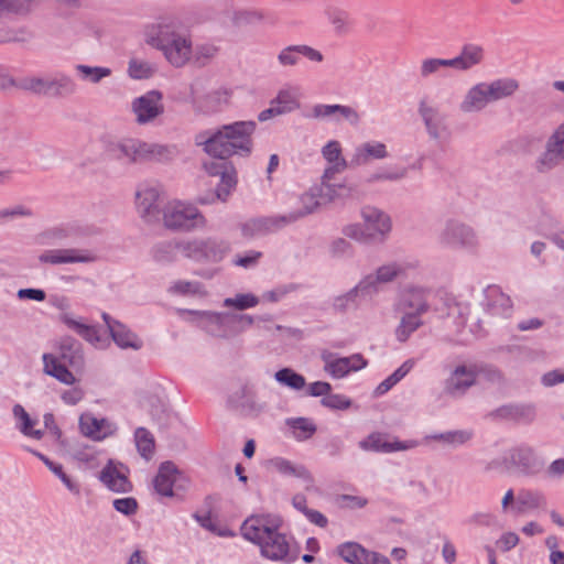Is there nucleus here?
<instances>
[{
  "mask_svg": "<svg viewBox=\"0 0 564 564\" xmlns=\"http://www.w3.org/2000/svg\"><path fill=\"white\" fill-rule=\"evenodd\" d=\"M346 189V186L343 184L335 186L330 185L329 183L323 180L321 187L311 188L310 191L301 195V197L299 198L301 208L291 212L284 216L289 224L295 223L300 218H303L312 214L318 207V197L327 196L328 199L330 200L335 196L344 195V192Z\"/></svg>",
  "mask_w": 564,
  "mask_h": 564,
  "instance_id": "obj_8",
  "label": "nucleus"
},
{
  "mask_svg": "<svg viewBox=\"0 0 564 564\" xmlns=\"http://www.w3.org/2000/svg\"><path fill=\"white\" fill-rule=\"evenodd\" d=\"M264 19V13L257 9L239 10L235 13L234 20L237 24L256 23Z\"/></svg>",
  "mask_w": 564,
  "mask_h": 564,
  "instance_id": "obj_59",
  "label": "nucleus"
},
{
  "mask_svg": "<svg viewBox=\"0 0 564 564\" xmlns=\"http://www.w3.org/2000/svg\"><path fill=\"white\" fill-rule=\"evenodd\" d=\"M145 42L161 51L173 67L181 68L191 62L192 40L173 24L160 22L152 25L145 31Z\"/></svg>",
  "mask_w": 564,
  "mask_h": 564,
  "instance_id": "obj_3",
  "label": "nucleus"
},
{
  "mask_svg": "<svg viewBox=\"0 0 564 564\" xmlns=\"http://www.w3.org/2000/svg\"><path fill=\"white\" fill-rule=\"evenodd\" d=\"M80 429L83 433L94 440H102L113 433V424L106 419L82 416Z\"/></svg>",
  "mask_w": 564,
  "mask_h": 564,
  "instance_id": "obj_31",
  "label": "nucleus"
},
{
  "mask_svg": "<svg viewBox=\"0 0 564 564\" xmlns=\"http://www.w3.org/2000/svg\"><path fill=\"white\" fill-rule=\"evenodd\" d=\"M361 215L365 220L367 230L369 231L368 236H383L391 228L389 216L376 207H364L361 210Z\"/></svg>",
  "mask_w": 564,
  "mask_h": 564,
  "instance_id": "obj_29",
  "label": "nucleus"
},
{
  "mask_svg": "<svg viewBox=\"0 0 564 564\" xmlns=\"http://www.w3.org/2000/svg\"><path fill=\"white\" fill-rule=\"evenodd\" d=\"M43 371L64 384H74L75 376L67 369L66 364L76 371L85 366V357L82 344L73 337H63L59 343V359L53 354H44Z\"/></svg>",
  "mask_w": 564,
  "mask_h": 564,
  "instance_id": "obj_4",
  "label": "nucleus"
},
{
  "mask_svg": "<svg viewBox=\"0 0 564 564\" xmlns=\"http://www.w3.org/2000/svg\"><path fill=\"white\" fill-rule=\"evenodd\" d=\"M160 187L158 185L144 184L137 191V208L140 216L147 221H152L159 216L158 200Z\"/></svg>",
  "mask_w": 564,
  "mask_h": 564,
  "instance_id": "obj_16",
  "label": "nucleus"
},
{
  "mask_svg": "<svg viewBox=\"0 0 564 564\" xmlns=\"http://www.w3.org/2000/svg\"><path fill=\"white\" fill-rule=\"evenodd\" d=\"M337 109L338 105L318 104L312 108L311 113L307 117L314 119L333 118L336 122H339V118L337 117Z\"/></svg>",
  "mask_w": 564,
  "mask_h": 564,
  "instance_id": "obj_58",
  "label": "nucleus"
},
{
  "mask_svg": "<svg viewBox=\"0 0 564 564\" xmlns=\"http://www.w3.org/2000/svg\"><path fill=\"white\" fill-rule=\"evenodd\" d=\"M491 415L517 422H530L534 417V410L530 405H503L492 412Z\"/></svg>",
  "mask_w": 564,
  "mask_h": 564,
  "instance_id": "obj_34",
  "label": "nucleus"
},
{
  "mask_svg": "<svg viewBox=\"0 0 564 564\" xmlns=\"http://www.w3.org/2000/svg\"><path fill=\"white\" fill-rule=\"evenodd\" d=\"M322 153L329 164L325 169L322 178L328 183L335 174L345 171L348 167V163L341 155V148L338 141H329L323 147Z\"/></svg>",
  "mask_w": 564,
  "mask_h": 564,
  "instance_id": "obj_27",
  "label": "nucleus"
},
{
  "mask_svg": "<svg viewBox=\"0 0 564 564\" xmlns=\"http://www.w3.org/2000/svg\"><path fill=\"white\" fill-rule=\"evenodd\" d=\"M423 321L421 315L414 313H405L395 328V337L400 343H404L421 326Z\"/></svg>",
  "mask_w": 564,
  "mask_h": 564,
  "instance_id": "obj_37",
  "label": "nucleus"
},
{
  "mask_svg": "<svg viewBox=\"0 0 564 564\" xmlns=\"http://www.w3.org/2000/svg\"><path fill=\"white\" fill-rule=\"evenodd\" d=\"M242 536L259 545L261 555L268 560L290 564L299 558V551L292 549L286 536L270 522L268 516H251L240 528Z\"/></svg>",
  "mask_w": 564,
  "mask_h": 564,
  "instance_id": "obj_2",
  "label": "nucleus"
},
{
  "mask_svg": "<svg viewBox=\"0 0 564 564\" xmlns=\"http://www.w3.org/2000/svg\"><path fill=\"white\" fill-rule=\"evenodd\" d=\"M34 455L37 456L47 467L48 469L55 474L61 481L66 486V488L74 492L79 494V488L76 482H74L64 471L63 467L59 464H55L52 460H50L45 455L34 452Z\"/></svg>",
  "mask_w": 564,
  "mask_h": 564,
  "instance_id": "obj_52",
  "label": "nucleus"
},
{
  "mask_svg": "<svg viewBox=\"0 0 564 564\" xmlns=\"http://www.w3.org/2000/svg\"><path fill=\"white\" fill-rule=\"evenodd\" d=\"M163 95L159 90H150L132 101V112L139 124L154 121L164 112Z\"/></svg>",
  "mask_w": 564,
  "mask_h": 564,
  "instance_id": "obj_12",
  "label": "nucleus"
},
{
  "mask_svg": "<svg viewBox=\"0 0 564 564\" xmlns=\"http://www.w3.org/2000/svg\"><path fill=\"white\" fill-rule=\"evenodd\" d=\"M519 543V536L514 532H505L497 541V546L502 552H508Z\"/></svg>",
  "mask_w": 564,
  "mask_h": 564,
  "instance_id": "obj_64",
  "label": "nucleus"
},
{
  "mask_svg": "<svg viewBox=\"0 0 564 564\" xmlns=\"http://www.w3.org/2000/svg\"><path fill=\"white\" fill-rule=\"evenodd\" d=\"M94 260L95 257L89 251L80 249H53L39 256L41 263L48 264L88 263Z\"/></svg>",
  "mask_w": 564,
  "mask_h": 564,
  "instance_id": "obj_19",
  "label": "nucleus"
},
{
  "mask_svg": "<svg viewBox=\"0 0 564 564\" xmlns=\"http://www.w3.org/2000/svg\"><path fill=\"white\" fill-rule=\"evenodd\" d=\"M546 499L540 491L521 490L518 494L514 509L519 513H524L529 510L545 508Z\"/></svg>",
  "mask_w": 564,
  "mask_h": 564,
  "instance_id": "obj_33",
  "label": "nucleus"
},
{
  "mask_svg": "<svg viewBox=\"0 0 564 564\" xmlns=\"http://www.w3.org/2000/svg\"><path fill=\"white\" fill-rule=\"evenodd\" d=\"M180 476L181 473L174 463L170 460L163 462L153 479L155 492L162 497H173V487Z\"/></svg>",
  "mask_w": 564,
  "mask_h": 564,
  "instance_id": "obj_22",
  "label": "nucleus"
},
{
  "mask_svg": "<svg viewBox=\"0 0 564 564\" xmlns=\"http://www.w3.org/2000/svg\"><path fill=\"white\" fill-rule=\"evenodd\" d=\"M274 379L282 386L293 390H301L306 386L305 378L291 368H283L274 373Z\"/></svg>",
  "mask_w": 564,
  "mask_h": 564,
  "instance_id": "obj_47",
  "label": "nucleus"
},
{
  "mask_svg": "<svg viewBox=\"0 0 564 564\" xmlns=\"http://www.w3.org/2000/svg\"><path fill=\"white\" fill-rule=\"evenodd\" d=\"M288 424L295 432H300L295 434L297 440H307L312 437L316 432V425L306 417H296L288 421Z\"/></svg>",
  "mask_w": 564,
  "mask_h": 564,
  "instance_id": "obj_53",
  "label": "nucleus"
},
{
  "mask_svg": "<svg viewBox=\"0 0 564 564\" xmlns=\"http://www.w3.org/2000/svg\"><path fill=\"white\" fill-rule=\"evenodd\" d=\"M12 412L14 417L20 421L19 429L22 434L35 440L42 438L43 431L34 429L35 421L30 417L29 413L21 404H15Z\"/></svg>",
  "mask_w": 564,
  "mask_h": 564,
  "instance_id": "obj_39",
  "label": "nucleus"
},
{
  "mask_svg": "<svg viewBox=\"0 0 564 564\" xmlns=\"http://www.w3.org/2000/svg\"><path fill=\"white\" fill-rule=\"evenodd\" d=\"M321 357L325 362V370L335 378H343L350 371L360 370L367 365V361L360 354L335 358L332 352L325 350L322 352Z\"/></svg>",
  "mask_w": 564,
  "mask_h": 564,
  "instance_id": "obj_15",
  "label": "nucleus"
},
{
  "mask_svg": "<svg viewBox=\"0 0 564 564\" xmlns=\"http://www.w3.org/2000/svg\"><path fill=\"white\" fill-rule=\"evenodd\" d=\"M497 101L513 96L519 89V82L511 77L498 78L490 82Z\"/></svg>",
  "mask_w": 564,
  "mask_h": 564,
  "instance_id": "obj_48",
  "label": "nucleus"
},
{
  "mask_svg": "<svg viewBox=\"0 0 564 564\" xmlns=\"http://www.w3.org/2000/svg\"><path fill=\"white\" fill-rule=\"evenodd\" d=\"M259 299L251 293H239L234 297H227L224 301L226 307H235L236 310L243 311L257 306Z\"/></svg>",
  "mask_w": 564,
  "mask_h": 564,
  "instance_id": "obj_54",
  "label": "nucleus"
},
{
  "mask_svg": "<svg viewBox=\"0 0 564 564\" xmlns=\"http://www.w3.org/2000/svg\"><path fill=\"white\" fill-rule=\"evenodd\" d=\"M76 70L80 74L82 78L91 84H98L104 78L109 77L112 70L109 67L88 66L84 64L76 65Z\"/></svg>",
  "mask_w": 564,
  "mask_h": 564,
  "instance_id": "obj_50",
  "label": "nucleus"
},
{
  "mask_svg": "<svg viewBox=\"0 0 564 564\" xmlns=\"http://www.w3.org/2000/svg\"><path fill=\"white\" fill-rule=\"evenodd\" d=\"M338 554L340 557L350 564H364L367 550L360 544L355 542H346L338 546Z\"/></svg>",
  "mask_w": 564,
  "mask_h": 564,
  "instance_id": "obj_45",
  "label": "nucleus"
},
{
  "mask_svg": "<svg viewBox=\"0 0 564 564\" xmlns=\"http://www.w3.org/2000/svg\"><path fill=\"white\" fill-rule=\"evenodd\" d=\"M471 437V434L466 431H451L440 434H433L426 438L442 441L451 445H459L466 443Z\"/></svg>",
  "mask_w": 564,
  "mask_h": 564,
  "instance_id": "obj_55",
  "label": "nucleus"
},
{
  "mask_svg": "<svg viewBox=\"0 0 564 564\" xmlns=\"http://www.w3.org/2000/svg\"><path fill=\"white\" fill-rule=\"evenodd\" d=\"M297 99L299 94L296 88H283L279 90L276 97L272 100V105L279 107L282 113H286L299 108L300 104Z\"/></svg>",
  "mask_w": 564,
  "mask_h": 564,
  "instance_id": "obj_43",
  "label": "nucleus"
},
{
  "mask_svg": "<svg viewBox=\"0 0 564 564\" xmlns=\"http://www.w3.org/2000/svg\"><path fill=\"white\" fill-rule=\"evenodd\" d=\"M485 95L478 84L474 85L466 93L463 101L459 105V109L464 113L479 112L487 107Z\"/></svg>",
  "mask_w": 564,
  "mask_h": 564,
  "instance_id": "obj_35",
  "label": "nucleus"
},
{
  "mask_svg": "<svg viewBox=\"0 0 564 564\" xmlns=\"http://www.w3.org/2000/svg\"><path fill=\"white\" fill-rule=\"evenodd\" d=\"M288 225L290 224L284 215H276L250 218L240 228L243 237L254 238L275 232Z\"/></svg>",
  "mask_w": 564,
  "mask_h": 564,
  "instance_id": "obj_14",
  "label": "nucleus"
},
{
  "mask_svg": "<svg viewBox=\"0 0 564 564\" xmlns=\"http://www.w3.org/2000/svg\"><path fill=\"white\" fill-rule=\"evenodd\" d=\"M419 113L425 124L429 135L437 140L445 130V118L440 110L430 105L426 98H422L419 104Z\"/></svg>",
  "mask_w": 564,
  "mask_h": 564,
  "instance_id": "obj_23",
  "label": "nucleus"
},
{
  "mask_svg": "<svg viewBox=\"0 0 564 564\" xmlns=\"http://www.w3.org/2000/svg\"><path fill=\"white\" fill-rule=\"evenodd\" d=\"M325 15L336 33L344 34L348 32L349 15L345 10L329 6L325 9Z\"/></svg>",
  "mask_w": 564,
  "mask_h": 564,
  "instance_id": "obj_42",
  "label": "nucleus"
},
{
  "mask_svg": "<svg viewBox=\"0 0 564 564\" xmlns=\"http://www.w3.org/2000/svg\"><path fill=\"white\" fill-rule=\"evenodd\" d=\"M99 479L113 492L127 494L132 490V484L127 474L111 460L101 469Z\"/></svg>",
  "mask_w": 564,
  "mask_h": 564,
  "instance_id": "obj_21",
  "label": "nucleus"
},
{
  "mask_svg": "<svg viewBox=\"0 0 564 564\" xmlns=\"http://www.w3.org/2000/svg\"><path fill=\"white\" fill-rule=\"evenodd\" d=\"M431 293L432 290L429 288L409 286L402 293L400 305L411 310V313L422 315L430 308L427 300Z\"/></svg>",
  "mask_w": 564,
  "mask_h": 564,
  "instance_id": "obj_24",
  "label": "nucleus"
},
{
  "mask_svg": "<svg viewBox=\"0 0 564 564\" xmlns=\"http://www.w3.org/2000/svg\"><path fill=\"white\" fill-rule=\"evenodd\" d=\"M388 155V150L384 143L379 141H368L361 143L355 149L350 160V165H365L368 164L371 160H382Z\"/></svg>",
  "mask_w": 564,
  "mask_h": 564,
  "instance_id": "obj_28",
  "label": "nucleus"
},
{
  "mask_svg": "<svg viewBox=\"0 0 564 564\" xmlns=\"http://www.w3.org/2000/svg\"><path fill=\"white\" fill-rule=\"evenodd\" d=\"M40 0H0V15L26 14Z\"/></svg>",
  "mask_w": 564,
  "mask_h": 564,
  "instance_id": "obj_46",
  "label": "nucleus"
},
{
  "mask_svg": "<svg viewBox=\"0 0 564 564\" xmlns=\"http://www.w3.org/2000/svg\"><path fill=\"white\" fill-rule=\"evenodd\" d=\"M156 72L155 64L137 57H131L128 62L127 73L132 79H148Z\"/></svg>",
  "mask_w": 564,
  "mask_h": 564,
  "instance_id": "obj_40",
  "label": "nucleus"
},
{
  "mask_svg": "<svg viewBox=\"0 0 564 564\" xmlns=\"http://www.w3.org/2000/svg\"><path fill=\"white\" fill-rule=\"evenodd\" d=\"M438 242L446 248L471 250L478 247L479 240L475 230L465 224L449 221L438 236Z\"/></svg>",
  "mask_w": 564,
  "mask_h": 564,
  "instance_id": "obj_9",
  "label": "nucleus"
},
{
  "mask_svg": "<svg viewBox=\"0 0 564 564\" xmlns=\"http://www.w3.org/2000/svg\"><path fill=\"white\" fill-rule=\"evenodd\" d=\"M299 45H289L278 54V62L281 66H295L300 62Z\"/></svg>",
  "mask_w": 564,
  "mask_h": 564,
  "instance_id": "obj_57",
  "label": "nucleus"
},
{
  "mask_svg": "<svg viewBox=\"0 0 564 564\" xmlns=\"http://www.w3.org/2000/svg\"><path fill=\"white\" fill-rule=\"evenodd\" d=\"M564 160V121L547 138L544 151L535 162L540 173H547L560 165Z\"/></svg>",
  "mask_w": 564,
  "mask_h": 564,
  "instance_id": "obj_10",
  "label": "nucleus"
},
{
  "mask_svg": "<svg viewBox=\"0 0 564 564\" xmlns=\"http://www.w3.org/2000/svg\"><path fill=\"white\" fill-rule=\"evenodd\" d=\"M254 121H236L195 135V144L214 159L248 156L253 149Z\"/></svg>",
  "mask_w": 564,
  "mask_h": 564,
  "instance_id": "obj_1",
  "label": "nucleus"
},
{
  "mask_svg": "<svg viewBox=\"0 0 564 564\" xmlns=\"http://www.w3.org/2000/svg\"><path fill=\"white\" fill-rule=\"evenodd\" d=\"M137 448L142 457L150 459L154 453V438L144 427H138L134 432Z\"/></svg>",
  "mask_w": 564,
  "mask_h": 564,
  "instance_id": "obj_49",
  "label": "nucleus"
},
{
  "mask_svg": "<svg viewBox=\"0 0 564 564\" xmlns=\"http://www.w3.org/2000/svg\"><path fill=\"white\" fill-rule=\"evenodd\" d=\"M77 89L75 82L67 77L62 76L53 79L52 96H69Z\"/></svg>",
  "mask_w": 564,
  "mask_h": 564,
  "instance_id": "obj_56",
  "label": "nucleus"
},
{
  "mask_svg": "<svg viewBox=\"0 0 564 564\" xmlns=\"http://www.w3.org/2000/svg\"><path fill=\"white\" fill-rule=\"evenodd\" d=\"M456 58L458 64V72H467L477 67L484 62L485 50L479 44L466 43L462 46L460 52Z\"/></svg>",
  "mask_w": 564,
  "mask_h": 564,
  "instance_id": "obj_30",
  "label": "nucleus"
},
{
  "mask_svg": "<svg viewBox=\"0 0 564 564\" xmlns=\"http://www.w3.org/2000/svg\"><path fill=\"white\" fill-rule=\"evenodd\" d=\"M404 273V268L391 262L379 267L373 274L366 275L360 281V288L366 289L369 294L377 293L381 284L394 281L399 275Z\"/></svg>",
  "mask_w": 564,
  "mask_h": 564,
  "instance_id": "obj_17",
  "label": "nucleus"
},
{
  "mask_svg": "<svg viewBox=\"0 0 564 564\" xmlns=\"http://www.w3.org/2000/svg\"><path fill=\"white\" fill-rule=\"evenodd\" d=\"M102 319L107 325L109 334L116 345L122 349L131 348L139 350L142 348V340L132 333L126 325L113 319L109 314L102 313Z\"/></svg>",
  "mask_w": 564,
  "mask_h": 564,
  "instance_id": "obj_18",
  "label": "nucleus"
},
{
  "mask_svg": "<svg viewBox=\"0 0 564 564\" xmlns=\"http://www.w3.org/2000/svg\"><path fill=\"white\" fill-rule=\"evenodd\" d=\"M235 314L209 313L206 315V330L216 337L229 338L236 336Z\"/></svg>",
  "mask_w": 564,
  "mask_h": 564,
  "instance_id": "obj_25",
  "label": "nucleus"
},
{
  "mask_svg": "<svg viewBox=\"0 0 564 564\" xmlns=\"http://www.w3.org/2000/svg\"><path fill=\"white\" fill-rule=\"evenodd\" d=\"M419 445L416 441L406 442H387L381 434L372 433L367 438L359 442V447L364 451L391 453L397 451H406L415 448Z\"/></svg>",
  "mask_w": 564,
  "mask_h": 564,
  "instance_id": "obj_26",
  "label": "nucleus"
},
{
  "mask_svg": "<svg viewBox=\"0 0 564 564\" xmlns=\"http://www.w3.org/2000/svg\"><path fill=\"white\" fill-rule=\"evenodd\" d=\"M204 169L208 175L220 177L215 197L225 202L237 185V172L234 164L228 159L212 160L204 163Z\"/></svg>",
  "mask_w": 564,
  "mask_h": 564,
  "instance_id": "obj_11",
  "label": "nucleus"
},
{
  "mask_svg": "<svg viewBox=\"0 0 564 564\" xmlns=\"http://www.w3.org/2000/svg\"><path fill=\"white\" fill-rule=\"evenodd\" d=\"M337 117L339 119L343 118L351 126H358L360 122V115L355 108L350 106L338 105Z\"/></svg>",
  "mask_w": 564,
  "mask_h": 564,
  "instance_id": "obj_63",
  "label": "nucleus"
},
{
  "mask_svg": "<svg viewBox=\"0 0 564 564\" xmlns=\"http://www.w3.org/2000/svg\"><path fill=\"white\" fill-rule=\"evenodd\" d=\"M163 221L166 228L174 230L189 231L206 226V218L194 205L180 200L164 207Z\"/></svg>",
  "mask_w": 564,
  "mask_h": 564,
  "instance_id": "obj_6",
  "label": "nucleus"
},
{
  "mask_svg": "<svg viewBox=\"0 0 564 564\" xmlns=\"http://www.w3.org/2000/svg\"><path fill=\"white\" fill-rule=\"evenodd\" d=\"M62 321L65 325H67L70 329L75 330L80 337L85 340L89 341L96 347L101 346V336L99 334V329L96 326L87 325L82 323L80 321H76L69 315H63Z\"/></svg>",
  "mask_w": 564,
  "mask_h": 564,
  "instance_id": "obj_32",
  "label": "nucleus"
},
{
  "mask_svg": "<svg viewBox=\"0 0 564 564\" xmlns=\"http://www.w3.org/2000/svg\"><path fill=\"white\" fill-rule=\"evenodd\" d=\"M490 302L488 310L492 315L508 317L512 311L511 299L498 289H491L489 291Z\"/></svg>",
  "mask_w": 564,
  "mask_h": 564,
  "instance_id": "obj_36",
  "label": "nucleus"
},
{
  "mask_svg": "<svg viewBox=\"0 0 564 564\" xmlns=\"http://www.w3.org/2000/svg\"><path fill=\"white\" fill-rule=\"evenodd\" d=\"M218 51V47L210 43L197 44L193 48L191 62L196 67H204L217 56Z\"/></svg>",
  "mask_w": 564,
  "mask_h": 564,
  "instance_id": "obj_41",
  "label": "nucleus"
},
{
  "mask_svg": "<svg viewBox=\"0 0 564 564\" xmlns=\"http://www.w3.org/2000/svg\"><path fill=\"white\" fill-rule=\"evenodd\" d=\"M112 505L116 511L124 516H132L138 510V501L132 497L116 499Z\"/></svg>",
  "mask_w": 564,
  "mask_h": 564,
  "instance_id": "obj_61",
  "label": "nucleus"
},
{
  "mask_svg": "<svg viewBox=\"0 0 564 564\" xmlns=\"http://www.w3.org/2000/svg\"><path fill=\"white\" fill-rule=\"evenodd\" d=\"M321 403L325 408H329L333 410H345L348 409L351 404L350 400L341 394H327L325 398L321 400Z\"/></svg>",
  "mask_w": 564,
  "mask_h": 564,
  "instance_id": "obj_60",
  "label": "nucleus"
},
{
  "mask_svg": "<svg viewBox=\"0 0 564 564\" xmlns=\"http://www.w3.org/2000/svg\"><path fill=\"white\" fill-rule=\"evenodd\" d=\"M477 373L473 367L457 366L444 381L443 392L451 398L464 395L476 384Z\"/></svg>",
  "mask_w": 564,
  "mask_h": 564,
  "instance_id": "obj_13",
  "label": "nucleus"
},
{
  "mask_svg": "<svg viewBox=\"0 0 564 564\" xmlns=\"http://www.w3.org/2000/svg\"><path fill=\"white\" fill-rule=\"evenodd\" d=\"M106 159L121 164H135L161 155L165 149L134 138L105 139L102 141Z\"/></svg>",
  "mask_w": 564,
  "mask_h": 564,
  "instance_id": "obj_5",
  "label": "nucleus"
},
{
  "mask_svg": "<svg viewBox=\"0 0 564 564\" xmlns=\"http://www.w3.org/2000/svg\"><path fill=\"white\" fill-rule=\"evenodd\" d=\"M182 241H163L158 243L153 249V257L159 262H171L176 260L177 254H182Z\"/></svg>",
  "mask_w": 564,
  "mask_h": 564,
  "instance_id": "obj_38",
  "label": "nucleus"
},
{
  "mask_svg": "<svg viewBox=\"0 0 564 564\" xmlns=\"http://www.w3.org/2000/svg\"><path fill=\"white\" fill-rule=\"evenodd\" d=\"M33 212L31 208L24 205H17L12 208H6L0 210V220L13 219L17 217H32Z\"/></svg>",
  "mask_w": 564,
  "mask_h": 564,
  "instance_id": "obj_62",
  "label": "nucleus"
},
{
  "mask_svg": "<svg viewBox=\"0 0 564 564\" xmlns=\"http://www.w3.org/2000/svg\"><path fill=\"white\" fill-rule=\"evenodd\" d=\"M406 175V170L404 167L401 169H388V167H381L377 170L376 172L369 174L365 182L367 184H373L377 182H383V181H399L402 180Z\"/></svg>",
  "mask_w": 564,
  "mask_h": 564,
  "instance_id": "obj_51",
  "label": "nucleus"
},
{
  "mask_svg": "<svg viewBox=\"0 0 564 564\" xmlns=\"http://www.w3.org/2000/svg\"><path fill=\"white\" fill-rule=\"evenodd\" d=\"M359 295H370L366 292V289L360 288V282L347 293L335 297L333 303L334 310L337 312H346L347 310L356 307L357 297Z\"/></svg>",
  "mask_w": 564,
  "mask_h": 564,
  "instance_id": "obj_44",
  "label": "nucleus"
},
{
  "mask_svg": "<svg viewBox=\"0 0 564 564\" xmlns=\"http://www.w3.org/2000/svg\"><path fill=\"white\" fill-rule=\"evenodd\" d=\"M230 250V245L218 238H195L184 240L182 256L196 262L217 263Z\"/></svg>",
  "mask_w": 564,
  "mask_h": 564,
  "instance_id": "obj_7",
  "label": "nucleus"
},
{
  "mask_svg": "<svg viewBox=\"0 0 564 564\" xmlns=\"http://www.w3.org/2000/svg\"><path fill=\"white\" fill-rule=\"evenodd\" d=\"M510 462L525 475H533L543 466V463L534 449L525 445L514 447L510 451Z\"/></svg>",
  "mask_w": 564,
  "mask_h": 564,
  "instance_id": "obj_20",
  "label": "nucleus"
}]
</instances>
